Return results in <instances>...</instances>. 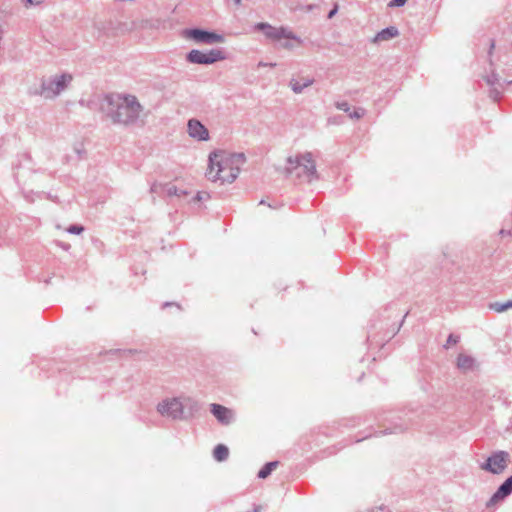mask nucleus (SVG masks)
Instances as JSON below:
<instances>
[{"instance_id":"nucleus-1","label":"nucleus","mask_w":512,"mask_h":512,"mask_svg":"<svg viewBox=\"0 0 512 512\" xmlns=\"http://www.w3.org/2000/svg\"><path fill=\"white\" fill-rule=\"evenodd\" d=\"M101 110L115 125L122 127L142 126L146 114L137 97L127 93H110L104 96Z\"/></svg>"},{"instance_id":"nucleus-2","label":"nucleus","mask_w":512,"mask_h":512,"mask_svg":"<svg viewBox=\"0 0 512 512\" xmlns=\"http://www.w3.org/2000/svg\"><path fill=\"white\" fill-rule=\"evenodd\" d=\"M244 160L243 154H230L224 151L212 152L209 155L206 175L213 182L232 183L238 177L240 166Z\"/></svg>"},{"instance_id":"nucleus-3","label":"nucleus","mask_w":512,"mask_h":512,"mask_svg":"<svg viewBox=\"0 0 512 512\" xmlns=\"http://www.w3.org/2000/svg\"><path fill=\"white\" fill-rule=\"evenodd\" d=\"M285 173L295 176L308 183L318 179L316 164L311 152L299 153L289 156L286 161Z\"/></svg>"},{"instance_id":"nucleus-4","label":"nucleus","mask_w":512,"mask_h":512,"mask_svg":"<svg viewBox=\"0 0 512 512\" xmlns=\"http://www.w3.org/2000/svg\"><path fill=\"white\" fill-rule=\"evenodd\" d=\"M185 408H188L190 412H197L199 410V404L191 397H173L165 398L157 405V411L161 416L173 420L184 419Z\"/></svg>"},{"instance_id":"nucleus-5","label":"nucleus","mask_w":512,"mask_h":512,"mask_svg":"<svg viewBox=\"0 0 512 512\" xmlns=\"http://www.w3.org/2000/svg\"><path fill=\"white\" fill-rule=\"evenodd\" d=\"M72 75L69 73H62L43 78L41 80L40 90L34 92L35 95H40L45 99H55L58 97L72 81Z\"/></svg>"},{"instance_id":"nucleus-6","label":"nucleus","mask_w":512,"mask_h":512,"mask_svg":"<svg viewBox=\"0 0 512 512\" xmlns=\"http://www.w3.org/2000/svg\"><path fill=\"white\" fill-rule=\"evenodd\" d=\"M494 49H495V41L492 39L490 41V46H489V50H488L489 64L491 67H494V63L492 60V54H493ZM502 73L507 76V78L504 80V82H501V79H500L499 75L495 72L494 68H492L491 74L487 75L485 77V81H486L487 85L490 87L489 96L494 101H497L501 97V95L503 93V89H504V87H503L504 83L509 84V85L512 84V77L505 70H503Z\"/></svg>"},{"instance_id":"nucleus-7","label":"nucleus","mask_w":512,"mask_h":512,"mask_svg":"<svg viewBox=\"0 0 512 512\" xmlns=\"http://www.w3.org/2000/svg\"><path fill=\"white\" fill-rule=\"evenodd\" d=\"M510 462V455L508 452L499 450L493 452L481 465V469L488 471L492 474L503 473Z\"/></svg>"},{"instance_id":"nucleus-8","label":"nucleus","mask_w":512,"mask_h":512,"mask_svg":"<svg viewBox=\"0 0 512 512\" xmlns=\"http://www.w3.org/2000/svg\"><path fill=\"white\" fill-rule=\"evenodd\" d=\"M255 29L262 31L267 38L273 41H279L281 39H290L295 40L298 43L302 42L297 35H295L290 29L285 27H273L269 23L260 22L255 25Z\"/></svg>"},{"instance_id":"nucleus-9","label":"nucleus","mask_w":512,"mask_h":512,"mask_svg":"<svg viewBox=\"0 0 512 512\" xmlns=\"http://www.w3.org/2000/svg\"><path fill=\"white\" fill-rule=\"evenodd\" d=\"M183 36L199 44L211 45L224 42L223 35L199 28L186 29L183 31Z\"/></svg>"},{"instance_id":"nucleus-10","label":"nucleus","mask_w":512,"mask_h":512,"mask_svg":"<svg viewBox=\"0 0 512 512\" xmlns=\"http://www.w3.org/2000/svg\"><path fill=\"white\" fill-rule=\"evenodd\" d=\"M512 494V475L508 477L495 491L491 498L487 501L486 507L491 508L503 501Z\"/></svg>"},{"instance_id":"nucleus-11","label":"nucleus","mask_w":512,"mask_h":512,"mask_svg":"<svg viewBox=\"0 0 512 512\" xmlns=\"http://www.w3.org/2000/svg\"><path fill=\"white\" fill-rule=\"evenodd\" d=\"M187 133L191 138H193L197 141L209 140L208 129L198 119H195V118L190 119L188 121Z\"/></svg>"},{"instance_id":"nucleus-12","label":"nucleus","mask_w":512,"mask_h":512,"mask_svg":"<svg viewBox=\"0 0 512 512\" xmlns=\"http://www.w3.org/2000/svg\"><path fill=\"white\" fill-rule=\"evenodd\" d=\"M211 413L223 425H229L233 421V412L225 406L213 403L211 404Z\"/></svg>"},{"instance_id":"nucleus-13","label":"nucleus","mask_w":512,"mask_h":512,"mask_svg":"<svg viewBox=\"0 0 512 512\" xmlns=\"http://www.w3.org/2000/svg\"><path fill=\"white\" fill-rule=\"evenodd\" d=\"M456 365L463 373L473 372L478 368L476 359L464 353L458 355Z\"/></svg>"},{"instance_id":"nucleus-14","label":"nucleus","mask_w":512,"mask_h":512,"mask_svg":"<svg viewBox=\"0 0 512 512\" xmlns=\"http://www.w3.org/2000/svg\"><path fill=\"white\" fill-rule=\"evenodd\" d=\"M313 83H314L313 78H303V79L292 78L289 82V86L294 93L300 94L303 92V90L305 88L311 86Z\"/></svg>"},{"instance_id":"nucleus-15","label":"nucleus","mask_w":512,"mask_h":512,"mask_svg":"<svg viewBox=\"0 0 512 512\" xmlns=\"http://www.w3.org/2000/svg\"><path fill=\"white\" fill-rule=\"evenodd\" d=\"M399 35V31L395 26H389L379 31L375 37L374 42L387 41Z\"/></svg>"},{"instance_id":"nucleus-16","label":"nucleus","mask_w":512,"mask_h":512,"mask_svg":"<svg viewBox=\"0 0 512 512\" xmlns=\"http://www.w3.org/2000/svg\"><path fill=\"white\" fill-rule=\"evenodd\" d=\"M186 60L189 63H193V64L207 65V57L205 55V52H202V51L197 50V49L191 50L186 55Z\"/></svg>"},{"instance_id":"nucleus-17","label":"nucleus","mask_w":512,"mask_h":512,"mask_svg":"<svg viewBox=\"0 0 512 512\" xmlns=\"http://www.w3.org/2000/svg\"><path fill=\"white\" fill-rule=\"evenodd\" d=\"M205 55L207 57V65L226 59L225 52L222 49L218 48L211 49L208 52H205Z\"/></svg>"},{"instance_id":"nucleus-18","label":"nucleus","mask_w":512,"mask_h":512,"mask_svg":"<svg viewBox=\"0 0 512 512\" xmlns=\"http://www.w3.org/2000/svg\"><path fill=\"white\" fill-rule=\"evenodd\" d=\"M229 456V449L223 444H218L213 451V457L215 460L222 462L225 461Z\"/></svg>"},{"instance_id":"nucleus-19","label":"nucleus","mask_w":512,"mask_h":512,"mask_svg":"<svg viewBox=\"0 0 512 512\" xmlns=\"http://www.w3.org/2000/svg\"><path fill=\"white\" fill-rule=\"evenodd\" d=\"M278 466V461L266 463L258 472V477L261 479L267 478L272 471Z\"/></svg>"},{"instance_id":"nucleus-20","label":"nucleus","mask_w":512,"mask_h":512,"mask_svg":"<svg viewBox=\"0 0 512 512\" xmlns=\"http://www.w3.org/2000/svg\"><path fill=\"white\" fill-rule=\"evenodd\" d=\"M509 308H512V300H509L505 303L496 302L491 305V309L498 313L504 312Z\"/></svg>"},{"instance_id":"nucleus-21","label":"nucleus","mask_w":512,"mask_h":512,"mask_svg":"<svg viewBox=\"0 0 512 512\" xmlns=\"http://www.w3.org/2000/svg\"><path fill=\"white\" fill-rule=\"evenodd\" d=\"M83 231H84V227L82 225H77V224L70 225L67 228V232L70 234L78 235V234H81Z\"/></svg>"},{"instance_id":"nucleus-22","label":"nucleus","mask_w":512,"mask_h":512,"mask_svg":"<svg viewBox=\"0 0 512 512\" xmlns=\"http://www.w3.org/2000/svg\"><path fill=\"white\" fill-rule=\"evenodd\" d=\"M348 115L351 119H360L365 115V110L363 108H357L353 112H349Z\"/></svg>"},{"instance_id":"nucleus-23","label":"nucleus","mask_w":512,"mask_h":512,"mask_svg":"<svg viewBox=\"0 0 512 512\" xmlns=\"http://www.w3.org/2000/svg\"><path fill=\"white\" fill-rule=\"evenodd\" d=\"M335 106L337 109L344 111L349 114L350 112V105L346 101H339L335 103Z\"/></svg>"},{"instance_id":"nucleus-24","label":"nucleus","mask_w":512,"mask_h":512,"mask_svg":"<svg viewBox=\"0 0 512 512\" xmlns=\"http://www.w3.org/2000/svg\"><path fill=\"white\" fill-rule=\"evenodd\" d=\"M459 341V336H456L454 334H450L447 338L446 344L444 347L447 349L450 345H454Z\"/></svg>"},{"instance_id":"nucleus-25","label":"nucleus","mask_w":512,"mask_h":512,"mask_svg":"<svg viewBox=\"0 0 512 512\" xmlns=\"http://www.w3.org/2000/svg\"><path fill=\"white\" fill-rule=\"evenodd\" d=\"M44 0H21L26 8L40 5Z\"/></svg>"},{"instance_id":"nucleus-26","label":"nucleus","mask_w":512,"mask_h":512,"mask_svg":"<svg viewBox=\"0 0 512 512\" xmlns=\"http://www.w3.org/2000/svg\"><path fill=\"white\" fill-rule=\"evenodd\" d=\"M209 198H210V194L206 191H200L195 196V200H197V201H206Z\"/></svg>"},{"instance_id":"nucleus-27","label":"nucleus","mask_w":512,"mask_h":512,"mask_svg":"<svg viewBox=\"0 0 512 512\" xmlns=\"http://www.w3.org/2000/svg\"><path fill=\"white\" fill-rule=\"evenodd\" d=\"M167 194H168L169 196H180L181 194H184V192H183V191H181V192L179 193V192H178L177 187H175V186H169V187L167 188Z\"/></svg>"},{"instance_id":"nucleus-28","label":"nucleus","mask_w":512,"mask_h":512,"mask_svg":"<svg viewBox=\"0 0 512 512\" xmlns=\"http://www.w3.org/2000/svg\"><path fill=\"white\" fill-rule=\"evenodd\" d=\"M407 0H391L388 3L389 7H402L406 4Z\"/></svg>"},{"instance_id":"nucleus-29","label":"nucleus","mask_w":512,"mask_h":512,"mask_svg":"<svg viewBox=\"0 0 512 512\" xmlns=\"http://www.w3.org/2000/svg\"><path fill=\"white\" fill-rule=\"evenodd\" d=\"M338 11V6L335 5L334 8L328 13V18L331 19Z\"/></svg>"},{"instance_id":"nucleus-30","label":"nucleus","mask_w":512,"mask_h":512,"mask_svg":"<svg viewBox=\"0 0 512 512\" xmlns=\"http://www.w3.org/2000/svg\"><path fill=\"white\" fill-rule=\"evenodd\" d=\"M275 65H276L275 63H266V62H262V61L258 63L259 67H268V66L274 67Z\"/></svg>"},{"instance_id":"nucleus-31","label":"nucleus","mask_w":512,"mask_h":512,"mask_svg":"<svg viewBox=\"0 0 512 512\" xmlns=\"http://www.w3.org/2000/svg\"><path fill=\"white\" fill-rule=\"evenodd\" d=\"M282 46L286 49H291L293 47L290 43H284Z\"/></svg>"},{"instance_id":"nucleus-32","label":"nucleus","mask_w":512,"mask_h":512,"mask_svg":"<svg viewBox=\"0 0 512 512\" xmlns=\"http://www.w3.org/2000/svg\"><path fill=\"white\" fill-rule=\"evenodd\" d=\"M235 5L240 6L242 3V0H234Z\"/></svg>"},{"instance_id":"nucleus-33","label":"nucleus","mask_w":512,"mask_h":512,"mask_svg":"<svg viewBox=\"0 0 512 512\" xmlns=\"http://www.w3.org/2000/svg\"><path fill=\"white\" fill-rule=\"evenodd\" d=\"M169 305H171L169 302H166V303L164 304V306H169Z\"/></svg>"}]
</instances>
